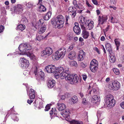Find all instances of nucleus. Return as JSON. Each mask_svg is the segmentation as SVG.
I'll return each mask as SVG.
<instances>
[{
	"instance_id": "nucleus-35",
	"label": "nucleus",
	"mask_w": 124,
	"mask_h": 124,
	"mask_svg": "<svg viewBox=\"0 0 124 124\" xmlns=\"http://www.w3.org/2000/svg\"><path fill=\"white\" fill-rule=\"evenodd\" d=\"M40 10H41V11L43 12H44L46 11V9L45 7L42 5L41 4V5L40 7Z\"/></svg>"
},
{
	"instance_id": "nucleus-17",
	"label": "nucleus",
	"mask_w": 124,
	"mask_h": 124,
	"mask_svg": "<svg viewBox=\"0 0 124 124\" xmlns=\"http://www.w3.org/2000/svg\"><path fill=\"white\" fill-rule=\"evenodd\" d=\"M22 10V6L20 5H17L15 7V11L18 13L21 12Z\"/></svg>"
},
{
	"instance_id": "nucleus-33",
	"label": "nucleus",
	"mask_w": 124,
	"mask_h": 124,
	"mask_svg": "<svg viewBox=\"0 0 124 124\" xmlns=\"http://www.w3.org/2000/svg\"><path fill=\"white\" fill-rule=\"evenodd\" d=\"M44 20L43 19H41L39 20V22H37V24H36V26L38 25V24H39L38 25V26H40V24H43L44 23Z\"/></svg>"
},
{
	"instance_id": "nucleus-57",
	"label": "nucleus",
	"mask_w": 124,
	"mask_h": 124,
	"mask_svg": "<svg viewBox=\"0 0 124 124\" xmlns=\"http://www.w3.org/2000/svg\"><path fill=\"white\" fill-rule=\"evenodd\" d=\"M114 4H116V0H110Z\"/></svg>"
},
{
	"instance_id": "nucleus-21",
	"label": "nucleus",
	"mask_w": 124,
	"mask_h": 124,
	"mask_svg": "<svg viewBox=\"0 0 124 124\" xmlns=\"http://www.w3.org/2000/svg\"><path fill=\"white\" fill-rule=\"evenodd\" d=\"M25 28V26L24 25L20 24L18 25L16 28V30H21L22 31L24 30Z\"/></svg>"
},
{
	"instance_id": "nucleus-48",
	"label": "nucleus",
	"mask_w": 124,
	"mask_h": 124,
	"mask_svg": "<svg viewBox=\"0 0 124 124\" xmlns=\"http://www.w3.org/2000/svg\"><path fill=\"white\" fill-rule=\"evenodd\" d=\"M53 108H52V110H51L50 111V114L51 116V119H52V115H53Z\"/></svg>"
},
{
	"instance_id": "nucleus-49",
	"label": "nucleus",
	"mask_w": 124,
	"mask_h": 124,
	"mask_svg": "<svg viewBox=\"0 0 124 124\" xmlns=\"http://www.w3.org/2000/svg\"><path fill=\"white\" fill-rule=\"evenodd\" d=\"M83 80L84 81H85L86 78H87V76L86 74L83 75Z\"/></svg>"
},
{
	"instance_id": "nucleus-51",
	"label": "nucleus",
	"mask_w": 124,
	"mask_h": 124,
	"mask_svg": "<svg viewBox=\"0 0 124 124\" xmlns=\"http://www.w3.org/2000/svg\"><path fill=\"white\" fill-rule=\"evenodd\" d=\"M93 3L95 5H97L98 3L97 1L94 0H92Z\"/></svg>"
},
{
	"instance_id": "nucleus-2",
	"label": "nucleus",
	"mask_w": 124,
	"mask_h": 124,
	"mask_svg": "<svg viewBox=\"0 0 124 124\" xmlns=\"http://www.w3.org/2000/svg\"><path fill=\"white\" fill-rule=\"evenodd\" d=\"M66 51V49L64 48L59 49L55 53L54 55H52L53 59L58 60L60 58H63L65 55Z\"/></svg>"
},
{
	"instance_id": "nucleus-32",
	"label": "nucleus",
	"mask_w": 124,
	"mask_h": 124,
	"mask_svg": "<svg viewBox=\"0 0 124 124\" xmlns=\"http://www.w3.org/2000/svg\"><path fill=\"white\" fill-rule=\"evenodd\" d=\"M105 47L107 51L109 50L112 48L111 45L108 43H107L105 45Z\"/></svg>"
},
{
	"instance_id": "nucleus-19",
	"label": "nucleus",
	"mask_w": 124,
	"mask_h": 124,
	"mask_svg": "<svg viewBox=\"0 0 124 124\" xmlns=\"http://www.w3.org/2000/svg\"><path fill=\"white\" fill-rule=\"evenodd\" d=\"M73 30L75 33L76 34L79 35L80 34L81 29L79 27L74 26Z\"/></svg>"
},
{
	"instance_id": "nucleus-55",
	"label": "nucleus",
	"mask_w": 124,
	"mask_h": 124,
	"mask_svg": "<svg viewBox=\"0 0 124 124\" xmlns=\"http://www.w3.org/2000/svg\"><path fill=\"white\" fill-rule=\"evenodd\" d=\"M95 50L98 53V54H100V53L99 52V49L97 48L96 47H95Z\"/></svg>"
},
{
	"instance_id": "nucleus-9",
	"label": "nucleus",
	"mask_w": 124,
	"mask_h": 124,
	"mask_svg": "<svg viewBox=\"0 0 124 124\" xmlns=\"http://www.w3.org/2000/svg\"><path fill=\"white\" fill-rule=\"evenodd\" d=\"M68 69H65V70L64 71V70L63 68L60 66V67L56 68L55 70V73L56 74L55 75V77L61 76H62L63 73L66 70H67Z\"/></svg>"
},
{
	"instance_id": "nucleus-37",
	"label": "nucleus",
	"mask_w": 124,
	"mask_h": 124,
	"mask_svg": "<svg viewBox=\"0 0 124 124\" xmlns=\"http://www.w3.org/2000/svg\"><path fill=\"white\" fill-rule=\"evenodd\" d=\"M85 23H83V24H82L81 23L80 24V25L81 26V29L83 30H87V28H86L84 25Z\"/></svg>"
},
{
	"instance_id": "nucleus-53",
	"label": "nucleus",
	"mask_w": 124,
	"mask_h": 124,
	"mask_svg": "<svg viewBox=\"0 0 124 124\" xmlns=\"http://www.w3.org/2000/svg\"><path fill=\"white\" fill-rule=\"evenodd\" d=\"M120 106L123 108H124V101L120 104Z\"/></svg>"
},
{
	"instance_id": "nucleus-41",
	"label": "nucleus",
	"mask_w": 124,
	"mask_h": 124,
	"mask_svg": "<svg viewBox=\"0 0 124 124\" xmlns=\"http://www.w3.org/2000/svg\"><path fill=\"white\" fill-rule=\"evenodd\" d=\"M43 38L44 36H37L36 38V39L37 40H38V41H40L41 40V39H42Z\"/></svg>"
},
{
	"instance_id": "nucleus-3",
	"label": "nucleus",
	"mask_w": 124,
	"mask_h": 124,
	"mask_svg": "<svg viewBox=\"0 0 124 124\" xmlns=\"http://www.w3.org/2000/svg\"><path fill=\"white\" fill-rule=\"evenodd\" d=\"M105 101L107 107L110 108L114 106L115 104V101L114 99L113 96L111 94H109L106 96L105 97Z\"/></svg>"
},
{
	"instance_id": "nucleus-24",
	"label": "nucleus",
	"mask_w": 124,
	"mask_h": 124,
	"mask_svg": "<svg viewBox=\"0 0 124 124\" xmlns=\"http://www.w3.org/2000/svg\"><path fill=\"white\" fill-rule=\"evenodd\" d=\"M46 29V26L45 25H44L43 26H42L40 28L39 32V33L40 34L43 33L45 32Z\"/></svg>"
},
{
	"instance_id": "nucleus-15",
	"label": "nucleus",
	"mask_w": 124,
	"mask_h": 124,
	"mask_svg": "<svg viewBox=\"0 0 124 124\" xmlns=\"http://www.w3.org/2000/svg\"><path fill=\"white\" fill-rule=\"evenodd\" d=\"M57 105V108L58 110L60 111L64 110L66 108L65 105L63 103H58Z\"/></svg>"
},
{
	"instance_id": "nucleus-22",
	"label": "nucleus",
	"mask_w": 124,
	"mask_h": 124,
	"mask_svg": "<svg viewBox=\"0 0 124 124\" xmlns=\"http://www.w3.org/2000/svg\"><path fill=\"white\" fill-rule=\"evenodd\" d=\"M70 100L71 102L73 103H76L78 101V97L76 96H74L71 98Z\"/></svg>"
},
{
	"instance_id": "nucleus-46",
	"label": "nucleus",
	"mask_w": 124,
	"mask_h": 124,
	"mask_svg": "<svg viewBox=\"0 0 124 124\" xmlns=\"http://www.w3.org/2000/svg\"><path fill=\"white\" fill-rule=\"evenodd\" d=\"M50 108V107L48 105H47L45 107V111H48Z\"/></svg>"
},
{
	"instance_id": "nucleus-7",
	"label": "nucleus",
	"mask_w": 124,
	"mask_h": 124,
	"mask_svg": "<svg viewBox=\"0 0 124 124\" xmlns=\"http://www.w3.org/2000/svg\"><path fill=\"white\" fill-rule=\"evenodd\" d=\"M120 83L117 81H113L108 86L109 89L113 90H118L120 87Z\"/></svg>"
},
{
	"instance_id": "nucleus-34",
	"label": "nucleus",
	"mask_w": 124,
	"mask_h": 124,
	"mask_svg": "<svg viewBox=\"0 0 124 124\" xmlns=\"http://www.w3.org/2000/svg\"><path fill=\"white\" fill-rule=\"evenodd\" d=\"M113 71L115 74L116 75H118L119 73V70L116 68L113 69Z\"/></svg>"
},
{
	"instance_id": "nucleus-16",
	"label": "nucleus",
	"mask_w": 124,
	"mask_h": 124,
	"mask_svg": "<svg viewBox=\"0 0 124 124\" xmlns=\"http://www.w3.org/2000/svg\"><path fill=\"white\" fill-rule=\"evenodd\" d=\"M100 101V98L98 97L96 95H94L92 98L91 101L92 102L96 103L97 102L99 101Z\"/></svg>"
},
{
	"instance_id": "nucleus-31",
	"label": "nucleus",
	"mask_w": 124,
	"mask_h": 124,
	"mask_svg": "<svg viewBox=\"0 0 124 124\" xmlns=\"http://www.w3.org/2000/svg\"><path fill=\"white\" fill-rule=\"evenodd\" d=\"M21 21L24 24H27L28 23V21L27 18L25 17H23L21 20Z\"/></svg>"
},
{
	"instance_id": "nucleus-6",
	"label": "nucleus",
	"mask_w": 124,
	"mask_h": 124,
	"mask_svg": "<svg viewBox=\"0 0 124 124\" xmlns=\"http://www.w3.org/2000/svg\"><path fill=\"white\" fill-rule=\"evenodd\" d=\"M34 68V74L35 76L37 78H40L41 80H43L44 79V73L41 70L39 69L38 67L35 66Z\"/></svg>"
},
{
	"instance_id": "nucleus-11",
	"label": "nucleus",
	"mask_w": 124,
	"mask_h": 124,
	"mask_svg": "<svg viewBox=\"0 0 124 124\" xmlns=\"http://www.w3.org/2000/svg\"><path fill=\"white\" fill-rule=\"evenodd\" d=\"M89 20H85V26L86 27H88L86 28L87 29L90 30L93 28L94 22L93 21H91L89 23L88 22L89 21Z\"/></svg>"
},
{
	"instance_id": "nucleus-20",
	"label": "nucleus",
	"mask_w": 124,
	"mask_h": 124,
	"mask_svg": "<svg viewBox=\"0 0 124 124\" xmlns=\"http://www.w3.org/2000/svg\"><path fill=\"white\" fill-rule=\"evenodd\" d=\"M98 66L96 65H90V68L91 71L93 72H95L97 70Z\"/></svg>"
},
{
	"instance_id": "nucleus-4",
	"label": "nucleus",
	"mask_w": 124,
	"mask_h": 124,
	"mask_svg": "<svg viewBox=\"0 0 124 124\" xmlns=\"http://www.w3.org/2000/svg\"><path fill=\"white\" fill-rule=\"evenodd\" d=\"M31 48V46L28 43L20 44L19 46V49L21 52L24 53H29V55H31V53L29 51Z\"/></svg>"
},
{
	"instance_id": "nucleus-63",
	"label": "nucleus",
	"mask_w": 124,
	"mask_h": 124,
	"mask_svg": "<svg viewBox=\"0 0 124 124\" xmlns=\"http://www.w3.org/2000/svg\"><path fill=\"white\" fill-rule=\"evenodd\" d=\"M75 26H74L79 27L78 23L77 22H75Z\"/></svg>"
},
{
	"instance_id": "nucleus-12",
	"label": "nucleus",
	"mask_w": 124,
	"mask_h": 124,
	"mask_svg": "<svg viewBox=\"0 0 124 124\" xmlns=\"http://www.w3.org/2000/svg\"><path fill=\"white\" fill-rule=\"evenodd\" d=\"M107 19V16H102V17L100 16H99L98 18L99 23L98 25H100L101 22V24H103L105 22H106Z\"/></svg>"
},
{
	"instance_id": "nucleus-47",
	"label": "nucleus",
	"mask_w": 124,
	"mask_h": 124,
	"mask_svg": "<svg viewBox=\"0 0 124 124\" xmlns=\"http://www.w3.org/2000/svg\"><path fill=\"white\" fill-rule=\"evenodd\" d=\"M26 63H25L21 64V66L23 68H27L28 67H26L27 65H26Z\"/></svg>"
},
{
	"instance_id": "nucleus-30",
	"label": "nucleus",
	"mask_w": 124,
	"mask_h": 124,
	"mask_svg": "<svg viewBox=\"0 0 124 124\" xmlns=\"http://www.w3.org/2000/svg\"><path fill=\"white\" fill-rule=\"evenodd\" d=\"M110 61L112 63H113L115 62L116 61L115 57L114 55L110 56Z\"/></svg>"
},
{
	"instance_id": "nucleus-54",
	"label": "nucleus",
	"mask_w": 124,
	"mask_h": 124,
	"mask_svg": "<svg viewBox=\"0 0 124 124\" xmlns=\"http://www.w3.org/2000/svg\"><path fill=\"white\" fill-rule=\"evenodd\" d=\"M86 4L88 7H91V6L89 4L88 1L87 0H86Z\"/></svg>"
},
{
	"instance_id": "nucleus-26",
	"label": "nucleus",
	"mask_w": 124,
	"mask_h": 124,
	"mask_svg": "<svg viewBox=\"0 0 124 124\" xmlns=\"http://www.w3.org/2000/svg\"><path fill=\"white\" fill-rule=\"evenodd\" d=\"M70 124H83V122L81 121H76L75 120H72L70 121Z\"/></svg>"
},
{
	"instance_id": "nucleus-56",
	"label": "nucleus",
	"mask_w": 124,
	"mask_h": 124,
	"mask_svg": "<svg viewBox=\"0 0 124 124\" xmlns=\"http://www.w3.org/2000/svg\"><path fill=\"white\" fill-rule=\"evenodd\" d=\"M81 66L83 68H85L86 67L85 65L83 62L81 63Z\"/></svg>"
},
{
	"instance_id": "nucleus-27",
	"label": "nucleus",
	"mask_w": 124,
	"mask_h": 124,
	"mask_svg": "<svg viewBox=\"0 0 124 124\" xmlns=\"http://www.w3.org/2000/svg\"><path fill=\"white\" fill-rule=\"evenodd\" d=\"M90 65L94 66L96 65L97 66H98V62L95 59H93L91 62Z\"/></svg>"
},
{
	"instance_id": "nucleus-64",
	"label": "nucleus",
	"mask_w": 124,
	"mask_h": 124,
	"mask_svg": "<svg viewBox=\"0 0 124 124\" xmlns=\"http://www.w3.org/2000/svg\"><path fill=\"white\" fill-rule=\"evenodd\" d=\"M34 93V91L33 89H31V93Z\"/></svg>"
},
{
	"instance_id": "nucleus-42",
	"label": "nucleus",
	"mask_w": 124,
	"mask_h": 124,
	"mask_svg": "<svg viewBox=\"0 0 124 124\" xmlns=\"http://www.w3.org/2000/svg\"><path fill=\"white\" fill-rule=\"evenodd\" d=\"M30 96L31 99H34L35 97V93H30Z\"/></svg>"
},
{
	"instance_id": "nucleus-29",
	"label": "nucleus",
	"mask_w": 124,
	"mask_h": 124,
	"mask_svg": "<svg viewBox=\"0 0 124 124\" xmlns=\"http://www.w3.org/2000/svg\"><path fill=\"white\" fill-rule=\"evenodd\" d=\"M83 52L81 53H80L78 54V58L79 61H82L84 59V58L82 55Z\"/></svg>"
},
{
	"instance_id": "nucleus-18",
	"label": "nucleus",
	"mask_w": 124,
	"mask_h": 124,
	"mask_svg": "<svg viewBox=\"0 0 124 124\" xmlns=\"http://www.w3.org/2000/svg\"><path fill=\"white\" fill-rule=\"evenodd\" d=\"M89 33L86 30L83 31L82 35L84 39H86L89 36Z\"/></svg>"
},
{
	"instance_id": "nucleus-39",
	"label": "nucleus",
	"mask_w": 124,
	"mask_h": 124,
	"mask_svg": "<svg viewBox=\"0 0 124 124\" xmlns=\"http://www.w3.org/2000/svg\"><path fill=\"white\" fill-rule=\"evenodd\" d=\"M70 64L72 66H74L76 67L77 65V63L76 62L74 61H72L71 62Z\"/></svg>"
},
{
	"instance_id": "nucleus-38",
	"label": "nucleus",
	"mask_w": 124,
	"mask_h": 124,
	"mask_svg": "<svg viewBox=\"0 0 124 124\" xmlns=\"http://www.w3.org/2000/svg\"><path fill=\"white\" fill-rule=\"evenodd\" d=\"M67 38L69 40H71L73 39V37L72 35L68 34L67 35Z\"/></svg>"
},
{
	"instance_id": "nucleus-62",
	"label": "nucleus",
	"mask_w": 124,
	"mask_h": 124,
	"mask_svg": "<svg viewBox=\"0 0 124 124\" xmlns=\"http://www.w3.org/2000/svg\"><path fill=\"white\" fill-rule=\"evenodd\" d=\"M86 100L85 98H84L83 99V101H82V103L83 104H85V103Z\"/></svg>"
},
{
	"instance_id": "nucleus-44",
	"label": "nucleus",
	"mask_w": 124,
	"mask_h": 124,
	"mask_svg": "<svg viewBox=\"0 0 124 124\" xmlns=\"http://www.w3.org/2000/svg\"><path fill=\"white\" fill-rule=\"evenodd\" d=\"M107 51H108L109 53L110 54V56L114 55V54L113 53V51L112 50V48L111 49H109V50H108Z\"/></svg>"
},
{
	"instance_id": "nucleus-13",
	"label": "nucleus",
	"mask_w": 124,
	"mask_h": 124,
	"mask_svg": "<svg viewBox=\"0 0 124 124\" xmlns=\"http://www.w3.org/2000/svg\"><path fill=\"white\" fill-rule=\"evenodd\" d=\"M74 9L77 10V9L75 7H70L69 8V10L70 12L72 13L71 16L73 18H74L76 14V10H74Z\"/></svg>"
},
{
	"instance_id": "nucleus-5",
	"label": "nucleus",
	"mask_w": 124,
	"mask_h": 124,
	"mask_svg": "<svg viewBox=\"0 0 124 124\" xmlns=\"http://www.w3.org/2000/svg\"><path fill=\"white\" fill-rule=\"evenodd\" d=\"M64 20L63 16L61 15L58 16L55 18V22L58 28L60 29L63 27Z\"/></svg>"
},
{
	"instance_id": "nucleus-50",
	"label": "nucleus",
	"mask_w": 124,
	"mask_h": 124,
	"mask_svg": "<svg viewBox=\"0 0 124 124\" xmlns=\"http://www.w3.org/2000/svg\"><path fill=\"white\" fill-rule=\"evenodd\" d=\"M73 47H74L73 45L70 46H69L68 49V51H70V50H71L72 49H73Z\"/></svg>"
},
{
	"instance_id": "nucleus-61",
	"label": "nucleus",
	"mask_w": 124,
	"mask_h": 124,
	"mask_svg": "<svg viewBox=\"0 0 124 124\" xmlns=\"http://www.w3.org/2000/svg\"><path fill=\"white\" fill-rule=\"evenodd\" d=\"M84 40V39L81 37H80L79 39V41L82 42Z\"/></svg>"
},
{
	"instance_id": "nucleus-14",
	"label": "nucleus",
	"mask_w": 124,
	"mask_h": 124,
	"mask_svg": "<svg viewBox=\"0 0 124 124\" xmlns=\"http://www.w3.org/2000/svg\"><path fill=\"white\" fill-rule=\"evenodd\" d=\"M55 81L54 79L49 80L47 83L48 87L49 88H52L55 84Z\"/></svg>"
},
{
	"instance_id": "nucleus-8",
	"label": "nucleus",
	"mask_w": 124,
	"mask_h": 124,
	"mask_svg": "<svg viewBox=\"0 0 124 124\" xmlns=\"http://www.w3.org/2000/svg\"><path fill=\"white\" fill-rule=\"evenodd\" d=\"M52 53V49L49 47H47L45 48L44 50L41 52L40 55L41 56H49Z\"/></svg>"
},
{
	"instance_id": "nucleus-10",
	"label": "nucleus",
	"mask_w": 124,
	"mask_h": 124,
	"mask_svg": "<svg viewBox=\"0 0 124 124\" xmlns=\"http://www.w3.org/2000/svg\"><path fill=\"white\" fill-rule=\"evenodd\" d=\"M56 67L54 65H50L46 66L45 69V71L48 73H55Z\"/></svg>"
},
{
	"instance_id": "nucleus-59",
	"label": "nucleus",
	"mask_w": 124,
	"mask_h": 124,
	"mask_svg": "<svg viewBox=\"0 0 124 124\" xmlns=\"http://www.w3.org/2000/svg\"><path fill=\"white\" fill-rule=\"evenodd\" d=\"M27 102L29 104H31L33 102V101L30 100H28Z\"/></svg>"
},
{
	"instance_id": "nucleus-40",
	"label": "nucleus",
	"mask_w": 124,
	"mask_h": 124,
	"mask_svg": "<svg viewBox=\"0 0 124 124\" xmlns=\"http://www.w3.org/2000/svg\"><path fill=\"white\" fill-rule=\"evenodd\" d=\"M26 6L28 8H30L33 6V4L31 2H29L26 4Z\"/></svg>"
},
{
	"instance_id": "nucleus-58",
	"label": "nucleus",
	"mask_w": 124,
	"mask_h": 124,
	"mask_svg": "<svg viewBox=\"0 0 124 124\" xmlns=\"http://www.w3.org/2000/svg\"><path fill=\"white\" fill-rule=\"evenodd\" d=\"M113 17H111L110 20H111V22L113 23H115L114 21L113 20Z\"/></svg>"
},
{
	"instance_id": "nucleus-25",
	"label": "nucleus",
	"mask_w": 124,
	"mask_h": 124,
	"mask_svg": "<svg viewBox=\"0 0 124 124\" xmlns=\"http://www.w3.org/2000/svg\"><path fill=\"white\" fill-rule=\"evenodd\" d=\"M76 55L75 53L74 52H70L69 55V58L71 59H73L75 58Z\"/></svg>"
},
{
	"instance_id": "nucleus-45",
	"label": "nucleus",
	"mask_w": 124,
	"mask_h": 124,
	"mask_svg": "<svg viewBox=\"0 0 124 124\" xmlns=\"http://www.w3.org/2000/svg\"><path fill=\"white\" fill-rule=\"evenodd\" d=\"M4 29V27L2 25L0 26V33L3 32Z\"/></svg>"
},
{
	"instance_id": "nucleus-60",
	"label": "nucleus",
	"mask_w": 124,
	"mask_h": 124,
	"mask_svg": "<svg viewBox=\"0 0 124 124\" xmlns=\"http://www.w3.org/2000/svg\"><path fill=\"white\" fill-rule=\"evenodd\" d=\"M105 39V38L104 36H102L101 38V40L102 41H104Z\"/></svg>"
},
{
	"instance_id": "nucleus-23",
	"label": "nucleus",
	"mask_w": 124,
	"mask_h": 124,
	"mask_svg": "<svg viewBox=\"0 0 124 124\" xmlns=\"http://www.w3.org/2000/svg\"><path fill=\"white\" fill-rule=\"evenodd\" d=\"M51 15V12L50 11L48 12L46 15L44 17V19L45 20H48L50 17Z\"/></svg>"
},
{
	"instance_id": "nucleus-28",
	"label": "nucleus",
	"mask_w": 124,
	"mask_h": 124,
	"mask_svg": "<svg viewBox=\"0 0 124 124\" xmlns=\"http://www.w3.org/2000/svg\"><path fill=\"white\" fill-rule=\"evenodd\" d=\"M21 62V64L25 63H26V65H27L26 67H28L29 66V63L28 61L25 59L24 58H23L22 59Z\"/></svg>"
},
{
	"instance_id": "nucleus-36",
	"label": "nucleus",
	"mask_w": 124,
	"mask_h": 124,
	"mask_svg": "<svg viewBox=\"0 0 124 124\" xmlns=\"http://www.w3.org/2000/svg\"><path fill=\"white\" fill-rule=\"evenodd\" d=\"M73 4L74 6L78 8L79 9H80L79 7L78 6L77 4V0H74L73 2Z\"/></svg>"
},
{
	"instance_id": "nucleus-52",
	"label": "nucleus",
	"mask_w": 124,
	"mask_h": 124,
	"mask_svg": "<svg viewBox=\"0 0 124 124\" xmlns=\"http://www.w3.org/2000/svg\"><path fill=\"white\" fill-rule=\"evenodd\" d=\"M79 22L80 24L81 23L82 24L84 23V21H83L82 18L81 19H80V20L79 21Z\"/></svg>"
},
{
	"instance_id": "nucleus-43",
	"label": "nucleus",
	"mask_w": 124,
	"mask_h": 124,
	"mask_svg": "<svg viewBox=\"0 0 124 124\" xmlns=\"http://www.w3.org/2000/svg\"><path fill=\"white\" fill-rule=\"evenodd\" d=\"M114 41L116 46H120V44L119 42L116 39H115L114 40Z\"/></svg>"
},
{
	"instance_id": "nucleus-1",
	"label": "nucleus",
	"mask_w": 124,
	"mask_h": 124,
	"mask_svg": "<svg viewBox=\"0 0 124 124\" xmlns=\"http://www.w3.org/2000/svg\"><path fill=\"white\" fill-rule=\"evenodd\" d=\"M70 72L68 68L62 74L61 77L62 79L65 78L66 80H68L72 84H75L78 83L80 78L76 74H70Z\"/></svg>"
}]
</instances>
